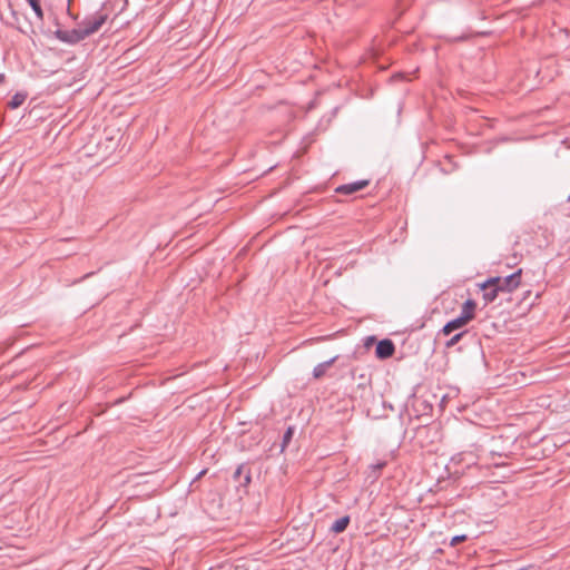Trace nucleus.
I'll use <instances>...</instances> for the list:
<instances>
[{
  "instance_id": "16",
  "label": "nucleus",
  "mask_w": 570,
  "mask_h": 570,
  "mask_svg": "<svg viewBox=\"0 0 570 570\" xmlns=\"http://www.w3.org/2000/svg\"><path fill=\"white\" fill-rule=\"evenodd\" d=\"M384 465H385V462H379L377 464L372 465V468H373L375 471H380Z\"/></svg>"
},
{
  "instance_id": "10",
  "label": "nucleus",
  "mask_w": 570,
  "mask_h": 570,
  "mask_svg": "<svg viewBox=\"0 0 570 570\" xmlns=\"http://www.w3.org/2000/svg\"><path fill=\"white\" fill-rule=\"evenodd\" d=\"M475 302L472 301V299H468L463 306H462V312H461V315L462 316H468V315H471V320H473L474 317V309H475Z\"/></svg>"
},
{
  "instance_id": "4",
  "label": "nucleus",
  "mask_w": 570,
  "mask_h": 570,
  "mask_svg": "<svg viewBox=\"0 0 570 570\" xmlns=\"http://www.w3.org/2000/svg\"><path fill=\"white\" fill-rule=\"evenodd\" d=\"M395 346L391 340H382L377 343L375 354L379 358L384 360L393 355Z\"/></svg>"
},
{
  "instance_id": "11",
  "label": "nucleus",
  "mask_w": 570,
  "mask_h": 570,
  "mask_svg": "<svg viewBox=\"0 0 570 570\" xmlns=\"http://www.w3.org/2000/svg\"><path fill=\"white\" fill-rule=\"evenodd\" d=\"M27 96L24 94H16L9 102L10 108L16 109L20 107L24 102Z\"/></svg>"
},
{
  "instance_id": "14",
  "label": "nucleus",
  "mask_w": 570,
  "mask_h": 570,
  "mask_svg": "<svg viewBox=\"0 0 570 570\" xmlns=\"http://www.w3.org/2000/svg\"><path fill=\"white\" fill-rule=\"evenodd\" d=\"M464 335V332H461V333H458L455 334L454 336H452L445 344L446 347H452L454 346L461 338L462 336Z\"/></svg>"
},
{
  "instance_id": "1",
  "label": "nucleus",
  "mask_w": 570,
  "mask_h": 570,
  "mask_svg": "<svg viewBox=\"0 0 570 570\" xmlns=\"http://www.w3.org/2000/svg\"><path fill=\"white\" fill-rule=\"evenodd\" d=\"M521 273L522 271L519 269L507 277H491L483 283V287L494 285L497 286V289L502 293H511L519 287L521 283Z\"/></svg>"
},
{
  "instance_id": "7",
  "label": "nucleus",
  "mask_w": 570,
  "mask_h": 570,
  "mask_svg": "<svg viewBox=\"0 0 570 570\" xmlns=\"http://www.w3.org/2000/svg\"><path fill=\"white\" fill-rule=\"evenodd\" d=\"M336 358L337 357L335 356L326 362L317 364L313 370L314 379L318 380V379L323 377L325 375V373L327 372V370L334 364Z\"/></svg>"
},
{
  "instance_id": "8",
  "label": "nucleus",
  "mask_w": 570,
  "mask_h": 570,
  "mask_svg": "<svg viewBox=\"0 0 570 570\" xmlns=\"http://www.w3.org/2000/svg\"><path fill=\"white\" fill-rule=\"evenodd\" d=\"M480 288L484 292L483 299L485 303H492L499 295L500 291L497 289V286L491 285L490 287H483V283L480 284Z\"/></svg>"
},
{
  "instance_id": "13",
  "label": "nucleus",
  "mask_w": 570,
  "mask_h": 570,
  "mask_svg": "<svg viewBox=\"0 0 570 570\" xmlns=\"http://www.w3.org/2000/svg\"><path fill=\"white\" fill-rule=\"evenodd\" d=\"M293 434H294V429L293 428H288L286 430V432L284 433V436H283V444H282V449L284 450L285 446H287V444L291 442L292 438H293Z\"/></svg>"
},
{
  "instance_id": "5",
  "label": "nucleus",
  "mask_w": 570,
  "mask_h": 570,
  "mask_svg": "<svg viewBox=\"0 0 570 570\" xmlns=\"http://www.w3.org/2000/svg\"><path fill=\"white\" fill-rule=\"evenodd\" d=\"M470 321H471V315H468V316L460 315L459 317L448 322L443 326L442 332H443V334L449 335L453 331L459 330V328L465 326Z\"/></svg>"
},
{
  "instance_id": "3",
  "label": "nucleus",
  "mask_w": 570,
  "mask_h": 570,
  "mask_svg": "<svg viewBox=\"0 0 570 570\" xmlns=\"http://www.w3.org/2000/svg\"><path fill=\"white\" fill-rule=\"evenodd\" d=\"M55 36L58 40L68 45H76L87 38L81 26L72 30L58 29Z\"/></svg>"
},
{
  "instance_id": "9",
  "label": "nucleus",
  "mask_w": 570,
  "mask_h": 570,
  "mask_svg": "<svg viewBox=\"0 0 570 570\" xmlns=\"http://www.w3.org/2000/svg\"><path fill=\"white\" fill-rule=\"evenodd\" d=\"M348 523H350V517L348 515L342 517V518L337 519L332 524L331 530L334 533H342L343 531H345V529L347 528Z\"/></svg>"
},
{
  "instance_id": "18",
  "label": "nucleus",
  "mask_w": 570,
  "mask_h": 570,
  "mask_svg": "<svg viewBox=\"0 0 570 570\" xmlns=\"http://www.w3.org/2000/svg\"><path fill=\"white\" fill-rule=\"evenodd\" d=\"M4 81V75L0 73V83Z\"/></svg>"
},
{
  "instance_id": "2",
  "label": "nucleus",
  "mask_w": 570,
  "mask_h": 570,
  "mask_svg": "<svg viewBox=\"0 0 570 570\" xmlns=\"http://www.w3.org/2000/svg\"><path fill=\"white\" fill-rule=\"evenodd\" d=\"M106 20L107 14L101 12H97L92 16L87 17L81 23V28L86 37H89L92 33L97 32L104 26Z\"/></svg>"
},
{
  "instance_id": "15",
  "label": "nucleus",
  "mask_w": 570,
  "mask_h": 570,
  "mask_svg": "<svg viewBox=\"0 0 570 570\" xmlns=\"http://www.w3.org/2000/svg\"><path fill=\"white\" fill-rule=\"evenodd\" d=\"M466 540V535L462 534V535H455L451 539V547H455L456 544L463 542Z\"/></svg>"
},
{
  "instance_id": "17",
  "label": "nucleus",
  "mask_w": 570,
  "mask_h": 570,
  "mask_svg": "<svg viewBox=\"0 0 570 570\" xmlns=\"http://www.w3.org/2000/svg\"><path fill=\"white\" fill-rule=\"evenodd\" d=\"M67 11H68V13H69L73 19H77V17H76V16H72V14H71V12H70V2L68 3Z\"/></svg>"
},
{
  "instance_id": "6",
  "label": "nucleus",
  "mask_w": 570,
  "mask_h": 570,
  "mask_svg": "<svg viewBox=\"0 0 570 570\" xmlns=\"http://www.w3.org/2000/svg\"><path fill=\"white\" fill-rule=\"evenodd\" d=\"M368 185L367 180H358L351 184H345L336 188V191L340 194L351 195L356 191L362 190Z\"/></svg>"
},
{
  "instance_id": "12",
  "label": "nucleus",
  "mask_w": 570,
  "mask_h": 570,
  "mask_svg": "<svg viewBox=\"0 0 570 570\" xmlns=\"http://www.w3.org/2000/svg\"><path fill=\"white\" fill-rule=\"evenodd\" d=\"M33 12L36 13L39 20H43V11L40 7L39 0H27Z\"/></svg>"
}]
</instances>
